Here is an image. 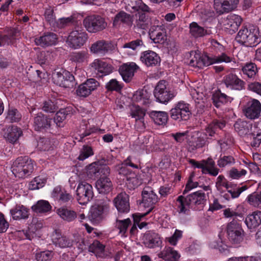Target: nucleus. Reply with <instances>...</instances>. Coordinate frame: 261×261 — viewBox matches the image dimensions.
Masks as SVG:
<instances>
[{
  "label": "nucleus",
  "mask_w": 261,
  "mask_h": 261,
  "mask_svg": "<svg viewBox=\"0 0 261 261\" xmlns=\"http://www.w3.org/2000/svg\"><path fill=\"white\" fill-rule=\"evenodd\" d=\"M131 221L129 218L122 220H117L116 226L119 230V233L121 237H126V232L127 231L128 226L130 224Z\"/></svg>",
  "instance_id": "obj_53"
},
{
  "label": "nucleus",
  "mask_w": 261,
  "mask_h": 261,
  "mask_svg": "<svg viewBox=\"0 0 261 261\" xmlns=\"http://www.w3.org/2000/svg\"><path fill=\"white\" fill-rule=\"evenodd\" d=\"M105 246L98 241H94L90 246V251L93 252L96 256L100 257H103L105 255L104 253Z\"/></svg>",
  "instance_id": "obj_52"
},
{
  "label": "nucleus",
  "mask_w": 261,
  "mask_h": 261,
  "mask_svg": "<svg viewBox=\"0 0 261 261\" xmlns=\"http://www.w3.org/2000/svg\"><path fill=\"white\" fill-rule=\"evenodd\" d=\"M52 196L56 200L61 201L62 203L68 202L71 198V195L66 191L62 190L60 186L54 188L52 192Z\"/></svg>",
  "instance_id": "obj_38"
},
{
  "label": "nucleus",
  "mask_w": 261,
  "mask_h": 261,
  "mask_svg": "<svg viewBox=\"0 0 261 261\" xmlns=\"http://www.w3.org/2000/svg\"><path fill=\"white\" fill-rule=\"evenodd\" d=\"M11 169L15 176L24 178L32 172L34 164L28 156H20L13 162Z\"/></svg>",
  "instance_id": "obj_4"
},
{
  "label": "nucleus",
  "mask_w": 261,
  "mask_h": 261,
  "mask_svg": "<svg viewBox=\"0 0 261 261\" xmlns=\"http://www.w3.org/2000/svg\"><path fill=\"white\" fill-rule=\"evenodd\" d=\"M50 120L41 113H38L34 118L33 126L35 130L40 131L48 128L50 125Z\"/></svg>",
  "instance_id": "obj_35"
},
{
  "label": "nucleus",
  "mask_w": 261,
  "mask_h": 261,
  "mask_svg": "<svg viewBox=\"0 0 261 261\" xmlns=\"http://www.w3.org/2000/svg\"><path fill=\"white\" fill-rule=\"evenodd\" d=\"M86 30L90 33H96L103 30L107 26L104 19L99 16L90 15L83 21Z\"/></svg>",
  "instance_id": "obj_11"
},
{
  "label": "nucleus",
  "mask_w": 261,
  "mask_h": 261,
  "mask_svg": "<svg viewBox=\"0 0 261 261\" xmlns=\"http://www.w3.org/2000/svg\"><path fill=\"white\" fill-rule=\"evenodd\" d=\"M191 114L189 105L184 101L177 103L170 111L171 117L175 120H187Z\"/></svg>",
  "instance_id": "obj_12"
},
{
  "label": "nucleus",
  "mask_w": 261,
  "mask_h": 261,
  "mask_svg": "<svg viewBox=\"0 0 261 261\" xmlns=\"http://www.w3.org/2000/svg\"><path fill=\"white\" fill-rule=\"evenodd\" d=\"M243 112L249 119H255L258 118L261 113V103L257 99H251L245 105Z\"/></svg>",
  "instance_id": "obj_15"
},
{
  "label": "nucleus",
  "mask_w": 261,
  "mask_h": 261,
  "mask_svg": "<svg viewBox=\"0 0 261 261\" xmlns=\"http://www.w3.org/2000/svg\"><path fill=\"white\" fill-rule=\"evenodd\" d=\"M150 115L155 123L158 125L165 124L168 120V115L165 112L152 111Z\"/></svg>",
  "instance_id": "obj_46"
},
{
  "label": "nucleus",
  "mask_w": 261,
  "mask_h": 261,
  "mask_svg": "<svg viewBox=\"0 0 261 261\" xmlns=\"http://www.w3.org/2000/svg\"><path fill=\"white\" fill-rule=\"evenodd\" d=\"M38 148L42 151H47L53 148V144L48 138H40L37 143Z\"/></svg>",
  "instance_id": "obj_56"
},
{
  "label": "nucleus",
  "mask_w": 261,
  "mask_h": 261,
  "mask_svg": "<svg viewBox=\"0 0 261 261\" xmlns=\"http://www.w3.org/2000/svg\"><path fill=\"white\" fill-rule=\"evenodd\" d=\"M22 135L21 129L15 125L8 127L5 133L6 138L12 143L16 142Z\"/></svg>",
  "instance_id": "obj_31"
},
{
  "label": "nucleus",
  "mask_w": 261,
  "mask_h": 261,
  "mask_svg": "<svg viewBox=\"0 0 261 261\" xmlns=\"http://www.w3.org/2000/svg\"><path fill=\"white\" fill-rule=\"evenodd\" d=\"M239 0H214V8L217 13L222 14L234 10Z\"/></svg>",
  "instance_id": "obj_16"
},
{
  "label": "nucleus",
  "mask_w": 261,
  "mask_h": 261,
  "mask_svg": "<svg viewBox=\"0 0 261 261\" xmlns=\"http://www.w3.org/2000/svg\"><path fill=\"white\" fill-rule=\"evenodd\" d=\"M225 126V122L223 120H214L207 125L204 133L199 136L196 146L202 147L210 142L211 138L215 137L217 128L222 129Z\"/></svg>",
  "instance_id": "obj_5"
},
{
  "label": "nucleus",
  "mask_w": 261,
  "mask_h": 261,
  "mask_svg": "<svg viewBox=\"0 0 261 261\" xmlns=\"http://www.w3.org/2000/svg\"><path fill=\"white\" fill-rule=\"evenodd\" d=\"M158 256L168 261H178L180 257V254L170 247H166L159 253Z\"/></svg>",
  "instance_id": "obj_34"
},
{
  "label": "nucleus",
  "mask_w": 261,
  "mask_h": 261,
  "mask_svg": "<svg viewBox=\"0 0 261 261\" xmlns=\"http://www.w3.org/2000/svg\"><path fill=\"white\" fill-rule=\"evenodd\" d=\"M131 19L129 15L124 12L121 11L115 16L113 21V25L115 27H119L122 23H129L131 21Z\"/></svg>",
  "instance_id": "obj_47"
},
{
  "label": "nucleus",
  "mask_w": 261,
  "mask_h": 261,
  "mask_svg": "<svg viewBox=\"0 0 261 261\" xmlns=\"http://www.w3.org/2000/svg\"><path fill=\"white\" fill-rule=\"evenodd\" d=\"M13 219L20 220L26 219L29 217V210L22 205H17L10 211Z\"/></svg>",
  "instance_id": "obj_33"
},
{
  "label": "nucleus",
  "mask_w": 261,
  "mask_h": 261,
  "mask_svg": "<svg viewBox=\"0 0 261 261\" xmlns=\"http://www.w3.org/2000/svg\"><path fill=\"white\" fill-rule=\"evenodd\" d=\"M190 94L192 98L195 101L197 107L203 108L204 107V100L205 97L202 92H200L199 89L196 90L194 88H191L190 90Z\"/></svg>",
  "instance_id": "obj_43"
},
{
  "label": "nucleus",
  "mask_w": 261,
  "mask_h": 261,
  "mask_svg": "<svg viewBox=\"0 0 261 261\" xmlns=\"http://www.w3.org/2000/svg\"><path fill=\"white\" fill-rule=\"evenodd\" d=\"M226 233L228 239L232 244L240 243L243 240V229L240 224L234 219L228 223Z\"/></svg>",
  "instance_id": "obj_10"
},
{
  "label": "nucleus",
  "mask_w": 261,
  "mask_h": 261,
  "mask_svg": "<svg viewBox=\"0 0 261 261\" xmlns=\"http://www.w3.org/2000/svg\"><path fill=\"white\" fill-rule=\"evenodd\" d=\"M143 45L142 40L138 39L124 44L122 46V48L123 49L124 54H127L128 55H134L136 50Z\"/></svg>",
  "instance_id": "obj_36"
},
{
  "label": "nucleus",
  "mask_w": 261,
  "mask_h": 261,
  "mask_svg": "<svg viewBox=\"0 0 261 261\" xmlns=\"http://www.w3.org/2000/svg\"><path fill=\"white\" fill-rule=\"evenodd\" d=\"M94 154L92 147L88 145H84L80 151V154L77 159L80 161H84Z\"/></svg>",
  "instance_id": "obj_57"
},
{
  "label": "nucleus",
  "mask_w": 261,
  "mask_h": 261,
  "mask_svg": "<svg viewBox=\"0 0 261 261\" xmlns=\"http://www.w3.org/2000/svg\"><path fill=\"white\" fill-rule=\"evenodd\" d=\"M52 257V252L50 251L40 252L36 255L37 261H50Z\"/></svg>",
  "instance_id": "obj_64"
},
{
  "label": "nucleus",
  "mask_w": 261,
  "mask_h": 261,
  "mask_svg": "<svg viewBox=\"0 0 261 261\" xmlns=\"http://www.w3.org/2000/svg\"><path fill=\"white\" fill-rule=\"evenodd\" d=\"M44 17L46 20L50 24L53 25H55L56 21L55 20V16L54 13V10L51 7L49 6L45 9Z\"/></svg>",
  "instance_id": "obj_63"
},
{
  "label": "nucleus",
  "mask_w": 261,
  "mask_h": 261,
  "mask_svg": "<svg viewBox=\"0 0 261 261\" xmlns=\"http://www.w3.org/2000/svg\"><path fill=\"white\" fill-rule=\"evenodd\" d=\"M245 223L250 229L259 226L261 224V211H256L248 215L245 219Z\"/></svg>",
  "instance_id": "obj_29"
},
{
  "label": "nucleus",
  "mask_w": 261,
  "mask_h": 261,
  "mask_svg": "<svg viewBox=\"0 0 261 261\" xmlns=\"http://www.w3.org/2000/svg\"><path fill=\"white\" fill-rule=\"evenodd\" d=\"M145 114V110L138 105H132L129 106L130 116L135 118L136 121H140L141 122H143Z\"/></svg>",
  "instance_id": "obj_39"
},
{
  "label": "nucleus",
  "mask_w": 261,
  "mask_h": 261,
  "mask_svg": "<svg viewBox=\"0 0 261 261\" xmlns=\"http://www.w3.org/2000/svg\"><path fill=\"white\" fill-rule=\"evenodd\" d=\"M242 19L239 15L230 14L223 21L224 29L229 31L230 33L234 32L241 25Z\"/></svg>",
  "instance_id": "obj_20"
},
{
  "label": "nucleus",
  "mask_w": 261,
  "mask_h": 261,
  "mask_svg": "<svg viewBox=\"0 0 261 261\" xmlns=\"http://www.w3.org/2000/svg\"><path fill=\"white\" fill-rule=\"evenodd\" d=\"M114 203L120 213H128L129 211V196L125 192L119 194L114 198Z\"/></svg>",
  "instance_id": "obj_23"
},
{
  "label": "nucleus",
  "mask_w": 261,
  "mask_h": 261,
  "mask_svg": "<svg viewBox=\"0 0 261 261\" xmlns=\"http://www.w3.org/2000/svg\"><path fill=\"white\" fill-rule=\"evenodd\" d=\"M51 207L48 201L44 200H39L32 207L34 212L38 213H45L50 212Z\"/></svg>",
  "instance_id": "obj_45"
},
{
  "label": "nucleus",
  "mask_w": 261,
  "mask_h": 261,
  "mask_svg": "<svg viewBox=\"0 0 261 261\" xmlns=\"http://www.w3.org/2000/svg\"><path fill=\"white\" fill-rule=\"evenodd\" d=\"M86 171L87 176L91 179L95 178L101 174L106 176L110 173V169L108 166H102L96 162L87 166Z\"/></svg>",
  "instance_id": "obj_17"
},
{
  "label": "nucleus",
  "mask_w": 261,
  "mask_h": 261,
  "mask_svg": "<svg viewBox=\"0 0 261 261\" xmlns=\"http://www.w3.org/2000/svg\"><path fill=\"white\" fill-rule=\"evenodd\" d=\"M123 182L129 189H134L140 185L143 182V180L135 173L130 172Z\"/></svg>",
  "instance_id": "obj_44"
},
{
  "label": "nucleus",
  "mask_w": 261,
  "mask_h": 261,
  "mask_svg": "<svg viewBox=\"0 0 261 261\" xmlns=\"http://www.w3.org/2000/svg\"><path fill=\"white\" fill-rule=\"evenodd\" d=\"M53 81L54 84L63 88H70L74 84V77L69 71L61 70L55 72L52 75Z\"/></svg>",
  "instance_id": "obj_13"
},
{
  "label": "nucleus",
  "mask_w": 261,
  "mask_h": 261,
  "mask_svg": "<svg viewBox=\"0 0 261 261\" xmlns=\"http://www.w3.org/2000/svg\"><path fill=\"white\" fill-rule=\"evenodd\" d=\"M140 60L147 67L155 66L160 62V58L158 55L150 50L141 53Z\"/></svg>",
  "instance_id": "obj_19"
},
{
  "label": "nucleus",
  "mask_w": 261,
  "mask_h": 261,
  "mask_svg": "<svg viewBox=\"0 0 261 261\" xmlns=\"http://www.w3.org/2000/svg\"><path fill=\"white\" fill-rule=\"evenodd\" d=\"M236 40L238 42L246 46H255L260 42L259 30L255 27H251L250 29L242 28L238 32Z\"/></svg>",
  "instance_id": "obj_3"
},
{
  "label": "nucleus",
  "mask_w": 261,
  "mask_h": 261,
  "mask_svg": "<svg viewBox=\"0 0 261 261\" xmlns=\"http://www.w3.org/2000/svg\"><path fill=\"white\" fill-rule=\"evenodd\" d=\"M139 67L134 62H130L121 65L119 69L122 79L125 82H129Z\"/></svg>",
  "instance_id": "obj_21"
},
{
  "label": "nucleus",
  "mask_w": 261,
  "mask_h": 261,
  "mask_svg": "<svg viewBox=\"0 0 261 261\" xmlns=\"http://www.w3.org/2000/svg\"><path fill=\"white\" fill-rule=\"evenodd\" d=\"M232 100V98L220 92H216L213 96V102L217 108L220 107L222 103L231 102Z\"/></svg>",
  "instance_id": "obj_49"
},
{
  "label": "nucleus",
  "mask_w": 261,
  "mask_h": 261,
  "mask_svg": "<svg viewBox=\"0 0 261 261\" xmlns=\"http://www.w3.org/2000/svg\"><path fill=\"white\" fill-rule=\"evenodd\" d=\"M150 30V37L155 43L164 44L167 40L165 32L162 25H153Z\"/></svg>",
  "instance_id": "obj_25"
},
{
  "label": "nucleus",
  "mask_w": 261,
  "mask_h": 261,
  "mask_svg": "<svg viewBox=\"0 0 261 261\" xmlns=\"http://www.w3.org/2000/svg\"><path fill=\"white\" fill-rule=\"evenodd\" d=\"M21 118V115L18 110L13 108H10L6 117L7 121L9 122H16L19 121Z\"/></svg>",
  "instance_id": "obj_54"
},
{
  "label": "nucleus",
  "mask_w": 261,
  "mask_h": 261,
  "mask_svg": "<svg viewBox=\"0 0 261 261\" xmlns=\"http://www.w3.org/2000/svg\"><path fill=\"white\" fill-rule=\"evenodd\" d=\"M56 213L61 219L68 222L73 221L77 217L75 211L64 206L57 208Z\"/></svg>",
  "instance_id": "obj_30"
},
{
  "label": "nucleus",
  "mask_w": 261,
  "mask_h": 261,
  "mask_svg": "<svg viewBox=\"0 0 261 261\" xmlns=\"http://www.w3.org/2000/svg\"><path fill=\"white\" fill-rule=\"evenodd\" d=\"M112 48L111 43L104 40L96 41L92 44L90 51L93 54L105 55Z\"/></svg>",
  "instance_id": "obj_26"
},
{
  "label": "nucleus",
  "mask_w": 261,
  "mask_h": 261,
  "mask_svg": "<svg viewBox=\"0 0 261 261\" xmlns=\"http://www.w3.org/2000/svg\"><path fill=\"white\" fill-rule=\"evenodd\" d=\"M145 245L148 248H154L159 246L162 243L159 235L154 232H148L143 237Z\"/></svg>",
  "instance_id": "obj_28"
},
{
  "label": "nucleus",
  "mask_w": 261,
  "mask_h": 261,
  "mask_svg": "<svg viewBox=\"0 0 261 261\" xmlns=\"http://www.w3.org/2000/svg\"><path fill=\"white\" fill-rule=\"evenodd\" d=\"M53 244L61 248H70L73 246V241L69 237L62 234L59 230H55L51 235Z\"/></svg>",
  "instance_id": "obj_18"
},
{
  "label": "nucleus",
  "mask_w": 261,
  "mask_h": 261,
  "mask_svg": "<svg viewBox=\"0 0 261 261\" xmlns=\"http://www.w3.org/2000/svg\"><path fill=\"white\" fill-rule=\"evenodd\" d=\"M91 68L99 74V76H105L112 72L113 68L105 61L98 59H95L90 64Z\"/></svg>",
  "instance_id": "obj_22"
},
{
  "label": "nucleus",
  "mask_w": 261,
  "mask_h": 261,
  "mask_svg": "<svg viewBox=\"0 0 261 261\" xmlns=\"http://www.w3.org/2000/svg\"><path fill=\"white\" fill-rule=\"evenodd\" d=\"M226 87L231 90H241L243 88L244 82L236 74L230 73L223 79Z\"/></svg>",
  "instance_id": "obj_24"
},
{
  "label": "nucleus",
  "mask_w": 261,
  "mask_h": 261,
  "mask_svg": "<svg viewBox=\"0 0 261 261\" xmlns=\"http://www.w3.org/2000/svg\"><path fill=\"white\" fill-rule=\"evenodd\" d=\"M82 84L88 90H90V94L99 86V82L94 79H88Z\"/></svg>",
  "instance_id": "obj_62"
},
{
  "label": "nucleus",
  "mask_w": 261,
  "mask_h": 261,
  "mask_svg": "<svg viewBox=\"0 0 261 261\" xmlns=\"http://www.w3.org/2000/svg\"><path fill=\"white\" fill-rule=\"evenodd\" d=\"M128 166L134 168H138V165L132 162L130 156H128L123 163L116 167V170L120 175V178L122 179L123 181L125 180L126 176H128L129 174L131 172L129 171L127 167Z\"/></svg>",
  "instance_id": "obj_27"
},
{
  "label": "nucleus",
  "mask_w": 261,
  "mask_h": 261,
  "mask_svg": "<svg viewBox=\"0 0 261 261\" xmlns=\"http://www.w3.org/2000/svg\"><path fill=\"white\" fill-rule=\"evenodd\" d=\"M150 95L146 90H140L133 95V100L142 105H146L149 103Z\"/></svg>",
  "instance_id": "obj_41"
},
{
  "label": "nucleus",
  "mask_w": 261,
  "mask_h": 261,
  "mask_svg": "<svg viewBox=\"0 0 261 261\" xmlns=\"http://www.w3.org/2000/svg\"><path fill=\"white\" fill-rule=\"evenodd\" d=\"M244 74L247 75L248 77H253L257 72V67L253 63H246L242 69Z\"/></svg>",
  "instance_id": "obj_55"
},
{
  "label": "nucleus",
  "mask_w": 261,
  "mask_h": 261,
  "mask_svg": "<svg viewBox=\"0 0 261 261\" xmlns=\"http://www.w3.org/2000/svg\"><path fill=\"white\" fill-rule=\"evenodd\" d=\"M234 127L240 136H243L249 133L250 124L245 121L239 120L234 124Z\"/></svg>",
  "instance_id": "obj_48"
},
{
  "label": "nucleus",
  "mask_w": 261,
  "mask_h": 261,
  "mask_svg": "<svg viewBox=\"0 0 261 261\" xmlns=\"http://www.w3.org/2000/svg\"><path fill=\"white\" fill-rule=\"evenodd\" d=\"M87 39V33L81 27L77 26L70 32L66 42L70 47L76 49L84 45Z\"/></svg>",
  "instance_id": "obj_7"
},
{
  "label": "nucleus",
  "mask_w": 261,
  "mask_h": 261,
  "mask_svg": "<svg viewBox=\"0 0 261 261\" xmlns=\"http://www.w3.org/2000/svg\"><path fill=\"white\" fill-rule=\"evenodd\" d=\"M46 182V177L43 176H39L34 178L29 184L28 188L30 190H35L42 188Z\"/></svg>",
  "instance_id": "obj_51"
},
{
  "label": "nucleus",
  "mask_w": 261,
  "mask_h": 261,
  "mask_svg": "<svg viewBox=\"0 0 261 261\" xmlns=\"http://www.w3.org/2000/svg\"><path fill=\"white\" fill-rule=\"evenodd\" d=\"M70 112V108H67L66 109H61L56 113L54 121L57 125L60 126V123L66 119Z\"/></svg>",
  "instance_id": "obj_59"
},
{
  "label": "nucleus",
  "mask_w": 261,
  "mask_h": 261,
  "mask_svg": "<svg viewBox=\"0 0 261 261\" xmlns=\"http://www.w3.org/2000/svg\"><path fill=\"white\" fill-rule=\"evenodd\" d=\"M142 203L145 207H149V210L145 213H137L133 215L135 223H138L141 219L147 215L152 209V206L158 201L156 194L150 187L144 189L142 193Z\"/></svg>",
  "instance_id": "obj_6"
},
{
  "label": "nucleus",
  "mask_w": 261,
  "mask_h": 261,
  "mask_svg": "<svg viewBox=\"0 0 261 261\" xmlns=\"http://www.w3.org/2000/svg\"><path fill=\"white\" fill-rule=\"evenodd\" d=\"M109 211V205L105 201H100L93 205L90 209L89 219L94 223L100 222Z\"/></svg>",
  "instance_id": "obj_9"
},
{
  "label": "nucleus",
  "mask_w": 261,
  "mask_h": 261,
  "mask_svg": "<svg viewBox=\"0 0 261 261\" xmlns=\"http://www.w3.org/2000/svg\"><path fill=\"white\" fill-rule=\"evenodd\" d=\"M234 163V159L231 156H223L217 161V165L220 168L231 166Z\"/></svg>",
  "instance_id": "obj_60"
},
{
  "label": "nucleus",
  "mask_w": 261,
  "mask_h": 261,
  "mask_svg": "<svg viewBox=\"0 0 261 261\" xmlns=\"http://www.w3.org/2000/svg\"><path fill=\"white\" fill-rule=\"evenodd\" d=\"M96 187L100 193L107 192L111 190L112 183L107 177H100L96 181Z\"/></svg>",
  "instance_id": "obj_42"
},
{
  "label": "nucleus",
  "mask_w": 261,
  "mask_h": 261,
  "mask_svg": "<svg viewBox=\"0 0 261 261\" xmlns=\"http://www.w3.org/2000/svg\"><path fill=\"white\" fill-rule=\"evenodd\" d=\"M57 37L55 34L48 33L35 39L36 45L42 46L53 45L56 44Z\"/></svg>",
  "instance_id": "obj_32"
},
{
  "label": "nucleus",
  "mask_w": 261,
  "mask_h": 261,
  "mask_svg": "<svg viewBox=\"0 0 261 261\" xmlns=\"http://www.w3.org/2000/svg\"><path fill=\"white\" fill-rule=\"evenodd\" d=\"M216 187L219 192H221V191H223V189H224L225 190L229 189L228 182L224 176L221 175L217 177L216 182Z\"/></svg>",
  "instance_id": "obj_61"
},
{
  "label": "nucleus",
  "mask_w": 261,
  "mask_h": 261,
  "mask_svg": "<svg viewBox=\"0 0 261 261\" xmlns=\"http://www.w3.org/2000/svg\"><path fill=\"white\" fill-rule=\"evenodd\" d=\"M154 95L158 101L163 103H167L174 97V93L167 89L164 81L158 83L154 90Z\"/></svg>",
  "instance_id": "obj_14"
},
{
  "label": "nucleus",
  "mask_w": 261,
  "mask_h": 261,
  "mask_svg": "<svg viewBox=\"0 0 261 261\" xmlns=\"http://www.w3.org/2000/svg\"><path fill=\"white\" fill-rule=\"evenodd\" d=\"M193 56L191 57L189 64L190 66L198 68H203L204 67L214 64L221 63H228L236 62L232 57L228 56L225 53H222L218 56H208L206 55H201L198 53L195 52Z\"/></svg>",
  "instance_id": "obj_1"
},
{
  "label": "nucleus",
  "mask_w": 261,
  "mask_h": 261,
  "mask_svg": "<svg viewBox=\"0 0 261 261\" xmlns=\"http://www.w3.org/2000/svg\"><path fill=\"white\" fill-rule=\"evenodd\" d=\"M202 173L216 176L219 173V169L215 166V162L211 158L204 161Z\"/></svg>",
  "instance_id": "obj_40"
},
{
  "label": "nucleus",
  "mask_w": 261,
  "mask_h": 261,
  "mask_svg": "<svg viewBox=\"0 0 261 261\" xmlns=\"http://www.w3.org/2000/svg\"><path fill=\"white\" fill-rule=\"evenodd\" d=\"M247 200L251 205L261 208V191L259 194H253L249 195Z\"/></svg>",
  "instance_id": "obj_58"
},
{
  "label": "nucleus",
  "mask_w": 261,
  "mask_h": 261,
  "mask_svg": "<svg viewBox=\"0 0 261 261\" xmlns=\"http://www.w3.org/2000/svg\"><path fill=\"white\" fill-rule=\"evenodd\" d=\"M89 58V54L87 51L83 50L74 53L71 56V60L76 64H82L86 62Z\"/></svg>",
  "instance_id": "obj_50"
},
{
  "label": "nucleus",
  "mask_w": 261,
  "mask_h": 261,
  "mask_svg": "<svg viewBox=\"0 0 261 261\" xmlns=\"http://www.w3.org/2000/svg\"><path fill=\"white\" fill-rule=\"evenodd\" d=\"M76 199L79 204L88 203L93 197L92 186L85 181H79L76 190Z\"/></svg>",
  "instance_id": "obj_8"
},
{
  "label": "nucleus",
  "mask_w": 261,
  "mask_h": 261,
  "mask_svg": "<svg viewBox=\"0 0 261 261\" xmlns=\"http://www.w3.org/2000/svg\"><path fill=\"white\" fill-rule=\"evenodd\" d=\"M190 33L193 37L198 38L209 35L212 32L210 30L205 29L196 22H193L190 25Z\"/></svg>",
  "instance_id": "obj_37"
},
{
  "label": "nucleus",
  "mask_w": 261,
  "mask_h": 261,
  "mask_svg": "<svg viewBox=\"0 0 261 261\" xmlns=\"http://www.w3.org/2000/svg\"><path fill=\"white\" fill-rule=\"evenodd\" d=\"M205 200V194L197 191L185 197L179 196L176 201L178 212L179 214H188L191 208H195V205L203 204Z\"/></svg>",
  "instance_id": "obj_2"
}]
</instances>
